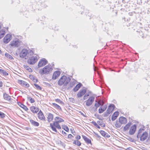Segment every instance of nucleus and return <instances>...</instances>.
Returning <instances> with one entry per match:
<instances>
[{
  "mask_svg": "<svg viewBox=\"0 0 150 150\" xmlns=\"http://www.w3.org/2000/svg\"><path fill=\"white\" fill-rule=\"evenodd\" d=\"M28 68H27V70H28L29 72H31L32 71V69L29 67H28Z\"/></svg>",
  "mask_w": 150,
  "mask_h": 150,
  "instance_id": "603ef678",
  "label": "nucleus"
},
{
  "mask_svg": "<svg viewBox=\"0 0 150 150\" xmlns=\"http://www.w3.org/2000/svg\"><path fill=\"white\" fill-rule=\"evenodd\" d=\"M62 128L67 132H68L69 131V129L67 126H65L64 127H62Z\"/></svg>",
  "mask_w": 150,
  "mask_h": 150,
  "instance_id": "79ce46f5",
  "label": "nucleus"
},
{
  "mask_svg": "<svg viewBox=\"0 0 150 150\" xmlns=\"http://www.w3.org/2000/svg\"><path fill=\"white\" fill-rule=\"evenodd\" d=\"M1 52V50H0V52Z\"/></svg>",
  "mask_w": 150,
  "mask_h": 150,
  "instance_id": "680f3d73",
  "label": "nucleus"
},
{
  "mask_svg": "<svg viewBox=\"0 0 150 150\" xmlns=\"http://www.w3.org/2000/svg\"><path fill=\"white\" fill-rule=\"evenodd\" d=\"M115 108V106L113 104H111L109 106L107 109L106 112L105 114L106 115L108 116L110 113L112 112L114 110Z\"/></svg>",
  "mask_w": 150,
  "mask_h": 150,
  "instance_id": "6e6552de",
  "label": "nucleus"
},
{
  "mask_svg": "<svg viewBox=\"0 0 150 150\" xmlns=\"http://www.w3.org/2000/svg\"><path fill=\"white\" fill-rule=\"evenodd\" d=\"M97 68H94V70L95 71H96V70L97 69Z\"/></svg>",
  "mask_w": 150,
  "mask_h": 150,
  "instance_id": "4d7b16f0",
  "label": "nucleus"
},
{
  "mask_svg": "<svg viewBox=\"0 0 150 150\" xmlns=\"http://www.w3.org/2000/svg\"><path fill=\"white\" fill-rule=\"evenodd\" d=\"M62 133L63 135H64V136H66L67 135V134L66 133L63 131H62Z\"/></svg>",
  "mask_w": 150,
  "mask_h": 150,
  "instance_id": "8fccbe9b",
  "label": "nucleus"
},
{
  "mask_svg": "<svg viewBox=\"0 0 150 150\" xmlns=\"http://www.w3.org/2000/svg\"><path fill=\"white\" fill-rule=\"evenodd\" d=\"M100 104L96 100L95 101V103L94 104V107H93L91 109V110L93 112H96L97 110V109L99 106H100Z\"/></svg>",
  "mask_w": 150,
  "mask_h": 150,
  "instance_id": "2eb2a0df",
  "label": "nucleus"
},
{
  "mask_svg": "<svg viewBox=\"0 0 150 150\" xmlns=\"http://www.w3.org/2000/svg\"><path fill=\"white\" fill-rule=\"evenodd\" d=\"M28 99L29 100L30 102L31 103H33L35 102L34 100L31 97H29Z\"/></svg>",
  "mask_w": 150,
  "mask_h": 150,
  "instance_id": "c03bdc74",
  "label": "nucleus"
},
{
  "mask_svg": "<svg viewBox=\"0 0 150 150\" xmlns=\"http://www.w3.org/2000/svg\"><path fill=\"white\" fill-rule=\"evenodd\" d=\"M31 111L33 113H37L39 110L38 108L34 106H32L30 108Z\"/></svg>",
  "mask_w": 150,
  "mask_h": 150,
  "instance_id": "412c9836",
  "label": "nucleus"
},
{
  "mask_svg": "<svg viewBox=\"0 0 150 150\" xmlns=\"http://www.w3.org/2000/svg\"><path fill=\"white\" fill-rule=\"evenodd\" d=\"M137 128V126L135 125H132L130 128L129 133L130 135H132L135 133Z\"/></svg>",
  "mask_w": 150,
  "mask_h": 150,
  "instance_id": "9b49d317",
  "label": "nucleus"
},
{
  "mask_svg": "<svg viewBox=\"0 0 150 150\" xmlns=\"http://www.w3.org/2000/svg\"><path fill=\"white\" fill-rule=\"evenodd\" d=\"M1 26L0 25V30H1Z\"/></svg>",
  "mask_w": 150,
  "mask_h": 150,
  "instance_id": "052dcab7",
  "label": "nucleus"
},
{
  "mask_svg": "<svg viewBox=\"0 0 150 150\" xmlns=\"http://www.w3.org/2000/svg\"><path fill=\"white\" fill-rule=\"evenodd\" d=\"M144 129L141 128L138 131L137 135V137L138 139H140V140L141 141H144L147 138L148 136V133L146 132H144Z\"/></svg>",
  "mask_w": 150,
  "mask_h": 150,
  "instance_id": "f03ea898",
  "label": "nucleus"
},
{
  "mask_svg": "<svg viewBox=\"0 0 150 150\" xmlns=\"http://www.w3.org/2000/svg\"><path fill=\"white\" fill-rule=\"evenodd\" d=\"M5 32L4 30L3 29L0 30V39L4 36Z\"/></svg>",
  "mask_w": 150,
  "mask_h": 150,
  "instance_id": "7c9ffc66",
  "label": "nucleus"
},
{
  "mask_svg": "<svg viewBox=\"0 0 150 150\" xmlns=\"http://www.w3.org/2000/svg\"><path fill=\"white\" fill-rule=\"evenodd\" d=\"M30 78L32 80L33 82L35 83H36L38 82V80L34 77L33 75L29 76Z\"/></svg>",
  "mask_w": 150,
  "mask_h": 150,
  "instance_id": "72a5a7b5",
  "label": "nucleus"
},
{
  "mask_svg": "<svg viewBox=\"0 0 150 150\" xmlns=\"http://www.w3.org/2000/svg\"><path fill=\"white\" fill-rule=\"evenodd\" d=\"M120 122L121 124H126L127 122V120L126 118L123 117H119L118 119Z\"/></svg>",
  "mask_w": 150,
  "mask_h": 150,
  "instance_id": "6ab92c4d",
  "label": "nucleus"
},
{
  "mask_svg": "<svg viewBox=\"0 0 150 150\" xmlns=\"http://www.w3.org/2000/svg\"><path fill=\"white\" fill-rule=\"evenodd\" d=\"M28 67H29L28 66H26V67H25V68H26V69H27V68H28Z\"/></svg>",
  "mask_w": 150,
  "mask_h": 150,
  "instance_id": "bf43d9fd",
  "label": "nucleus"
},
{
  "mask_svg": "<svg viewBox=\"0 0 150 150\" xmlns=\"http://www.w3.org/2000/svg\"><path fill=\"white\" fill-rule=\"evenodd\" d=\"M97 123L100 125H102V123H103L102 122L100 121H98L97 122Z\"/></svg>",
  "mask_w": 150,
  "mask_h": 150,
  "instance_id": "09e8293b",
  "label": "nucleus"
},
{
  "mask_svg": "<svg viewBox=\"0 0 150 150\" xmlns=\"http://www.w3.org/2000/svg\"><path fill=\"white\" fill-rule=\"evenodd\" d=\"M91 123L93 125L95 126H96V127H97V128L98 129H100V127L98 125V124L96 123L93 121H92L91 122Z\"/></svg>",
  "mask_w": 150,
  "mask_h": 150,
  "instance_id": "4c0bfd02",
  "label": "nucleus"
},
{
  "mask_svg": "<svg viewBox=\"0 0 150 150\" xmlns=\"http://www.w3.org/2000/svg\"><path fill=\"white\" fill-rule=\"evenodd\" d=\"M30 122L32 125L38 127L39 125V123L38 122L35 121L33 120H30Z\"/></svg>",
  "mask_w": 150,
  "mask_h": 150,
  "instance_id": "bb28decb",
  "label": "nucleus"
},
{
  "mask_svg": "<svg viewBox=\"0 0 150 150\" xmlns=\"http://www.w3.org/2000/svg\"><path fill=\"white\" fill-rule=\"evenodd\" d=\"M127 150H132V149L131 148L129 147L127 148Z\"/></svg>",
  "mask_w": 150,
  "mask_h": 150,
  "instance_id": "6e6d98bb",
  "label": "nucleus"
},
{
  "mask_svg": "<svg viewBox=\"0 0 150 150\" xmlns=\"http://www.w3.org/2000/svg\"><path fill=\"white\" fill-rule=\"evenodd\" d=\"M74 84V83L73 82H70V87H72Z\"/></svg>",
  "mask_w": 150,
  "mask_h": 150,
  "instance_id": "de8ad7c7",
  "label": "nucleus"
},
{
  "mask_svg": "<svg viewBox=\"0 0 150 150\" xmlns=\"http://www.w3.org/2000/svg\"><path fill=\"white\" fill-rule=\"evenodd\" d=\"M132 13H129V15H131Z\"/></svg>",
  "mask_w": 150,
  "mask_h": 150,
  "instance_id": "13d9d810",
  "label": "nucleus"
},
{
  "mask_svg": "<svg viewBox=\"0 0 150 150\" xmlns=\"http://www.w3.org/2000/svg\"><path fill=\"white\" fill-rule=\"evenodd\" d=\"M20 43L19 40L18 39L12 41L10 45H11V46L14 47H18L20 45Z\"/></svg>",
  "mask_w": 150,
  "mask_h": 150,
  "instance_id": "9d476101",
  "label": "nucleus"
},
{
  "mask_svg": "<svg viewBox=\"0 0 150 150\" xmlns=\"http://www.w3.org/2000/svg\"><path fill=\"white\" fill-rule=\"evenodd\" d=\"M132 125L131 122H129L124 127V130L125 131L128 130L130 126Z\"/></svg>",
  "mask_w": 150,
  "mask_h": 150,
  "instance_id": "b1692460",
  "label": "nucleus"
},
{
  "mask_svg": "<svg viewBox=\"0 0 150 150\" xmlns=\"http://www.w3.org/2000/svg\"><path fill=\"white\" fill-rule=\"evenodd\" d=\"M53 115L51 113H49L47 117L48 121L49 122L52 121L53 120Z\"/></svg>",
  "mask_w": 150,
  "mask_h": 150,
  "instance_id": "4be33fe9",
  "label": "nucleus"
},
{
  "mask_svg": "<svg viewBox=\"0 0 150 150\" xmlns=\"http://www.w3.org/2000/svg\"><path fill=\"white\" fill-rule=\"evenodd\" d=\"M119 115V112L118 111L115 112L112 115L111 119L112 121L115 120Z\"/></svg>",
  "mask_w": 150,
  "mask_h": 150,
  "instance_id": "aec40b11",
  "label": "nucleus"
},
{
  "mask_svg": "<svg viewBox=\"0 0 150 150\" xmlns=\"http://www.w3.org/2000/svg\"><path fill=\"white\" fill-rule=\"evenodd\" d=\"M11 39V35L10 34H7L3 39V42L5 44H7L9 42Z\"/></svg>",
  "mask_w": 150,
  "mask_h": 150,
  "instance_id": "1a4fd4ad",
  "label": "nucleus"
},
{
  "mask_svg": "<svg viewBox=\"0 0 150 150\" xmlns=\"http://www.w3.org/2000/svg\"><path fill=\"white\" fill-rule=\"evenodd\" d=\"M122 124L119 120H117L115 124V126L117 128H119L121 127Z\"/></svg>",
  "mask_w": 150,
  "mask_h": 150,
  "instance_id": "2f4dec72",
  "label": "nucleus"
},
{
  "mask_svg": "<svg viewBox=\"0 0 150 150\" xmlns=\"http://www.w3.org/2000/svg\"><path fill=\"white\" fill-rule=\"evenodd\" d=\"M38 117L39 119L42 120H45V117L42 111L40 110L39 113L38 114Z\"/></svg>",
  "mask_w": 150,
  "mask_h": 150,
  "instance_id": "a211bd4d",
  "label": "nucleus"
},
{
  "mask_svg": "<svg viewBox=\"0 0 150 150\" xmlns=\"http://www.w3.org/2000/svg\"><path fill=\"white\" fill-rule=\"evenodd\" d=\"M100 133L104 137L108 138L110 137V135L108 133L103 131L101 130L100 131Z\"/></svg>",
  "mask_w": 150,
  "mask_h": 150,
  "instance_id": "5701e85b",
  "label": "nucleus"
},
{
  "mask_svg": "<svg viewBox=\"0 0 150 150\" xmlns=\"http://www.w3.org/2000/svg\"><path fill=\"white\" fill-rule=\"evenodd\" d=\"M18 82L21 85L25 88H28L29 86V84L27 82L23 81L18 80Z\"/></svg>",
  "mask_w": 150,
  "mask_h": 150,
  "instance_id": "ddd939ff",
  "label": "nucleus"
},
{
  "mask_svg": "<svg viewBox=\"0 0 150 150\" xmlns=\"http://www.w3.org/2000/svg\"><path fill=\"white\" fill-rule=\"evenodd\" d=\"M55 100L56 102L59 103L60 104H63V102L59 99H55Z\"/></svg>",
  "mask_w": 150,
  "mask_h": 150,
  "instance_id": "a19ab883",
  "label": "nucleus"
},
{
  "mask_svg": "<svg viewBox=\"0 0 150 150\" xmlns=\"http://www.w3.org/2000/svg\"><path fill=\"white\" fill-rule=\"evenodd\" d=\"M33 54L34 52L32 50L23 49L21 51L19 56L21 58L27 59L29 57L33 55Z\"/></svg>",
  "mask_w": 150,
  "mask_h": 150,
  "instance_id": "f257e3e1",
  "label": "nucleus"
},
{
  "mask_svg": "<svg viewBox=\"0 0 150 150\" xmlns=\"http://www.w3.org/2000/svg\"><path fill=\"white\" fill-rule=\"evenodd\" d=\"M5 116V115L3 112H0V117L2 118H4Z\"/></svg>",
  "mask_w": 150,
  "mask_h": 150,
  "instance_id": "37998d69",
  "label": "nucleus"
},
{
  "mask_svg": "<svg viewBox=\"0 0 150 150\" xmlns=\"http://www.w3.org/2000/svg\"><path fill=\"white\" fill-rule=\"evenodd\" d=\"M3 83L1 81H0V87H1L2 86Z\"/></svg>",
  "mask_w": 150,
  "mask_h": 150,
  "instance_id": "5fc2aeb1",
  "label": "nucleus"
},
{
  "mask_svg": "<svg viewBox=\"0 0 150 150\" xmlns=\"http://www.w3.org/2000/svg\"><path fill=\"white\" fill-rule=\"evenodd\" d=\"M5 56L7 58L10 59H13V58L12 56H11L8 53H6L5 54Z\"/></svg>",
  "mask_w": 150,
  "mask_h": 150,
  "instance_id": "e433bc0d",
  "label": "nucleus"
},
{
  "mask_svg": "<svg viewBox=\"0 0 150 150\" xmlns=\"http://www.w3.org/2000/svg\"><path fill=\"white\" fill-rule=\"evenodd\" d=\"M95 100V98L91 96L89 98L85 101L86 105L87 106H89L91 105Z\"/></svg>",
  "mask_w": 150,
  "mask_h": 150,
  "instance_id": "0eeeda50",
  "label": "nucleus"
},
{
  "mask_svg": "<svg viewBox=\"0 0 150 150\" xmlns=\"http://www.w3.org/2000/svg\"><path fill=\"white\" fill-rule=\"evenodd\" d=\"M59 124V123L54 121L53 122V123H51L50 124V126L52 130L56 133L57 132L56 128L59 129H61V127Z\"/></svg>",
  "mask_w": 150,
  "mask_h": 150,
  "instance_id": "39448f33",
  "label": "nucleus"
},
{
  "mask_svg": "<svg viewBox=\"0 0 150 150\" xmlns=\"http://www.w3.org/2000/svg\"><path fill=\"white\" fill-rule=\"evenodd\" d=\"M70 79L65 76H63L59 79L58 81V84L59 86L63 85L66 86L70 81Z\"/></svg>",
  "mask_w": 150,
  "mask_h": 150,
  "instance_id": "7ed1b4c3",
  "label": "nucleus"
},
{
  "mask_svg": "<svg viewBox=\"0 0 150 150\" xmlns=\"http://www.w3.org/2000/svg\"><path fill=\"white\" fill-rule=\"evenodd\" d=\"M107 106L106 105H105L103 106H100L98 109V112L100 113H101L104 112L106 109Z\"/></svg>",
  "mask_w": 150,
  "mask_h": 150,
  "instance_id": "f3484780",
  "label": "nucleus"
},
{
  "mask_svg": "<svg viewBox=\"0 0 150 150\" xmlns=\"http://www.w3.org/2000/svg\"><path fill=\"white\" fill-rule=\"evenodd\" d=\"M0 73L2 75L5 76H7L8 75V72L5 71L1 69H0Z\"/></svg>",
  "mask_w": 150,
  "mask_h": 150,
  "instance_id": "c756f323",
  "label": "nucleus"
},
{
  "mask_svg": "<svg viewBox=\"0 0 150 150\" xmlns=\"http://www.w3.org/2000/svg\"><path fill=\"white\" fill-rule=\"evenodd\" d=\"M73 143L75 144L78 146H80L81 145V143L79 141L76 140H75L73 142Z\"/></svg>",
  "mask_w": 150,
  "mask_h": 150,
  "instance_id": "c9c22d12",
  "label": "nucleus"
},
{
  "mask_svg": "<svg viewBox=\"0 0 150 150\" xmlns=\"http://www.w3.org/2000/svg\"><path fill=\"white\" fill-rule=\"evenodd\" d=\"M98 102L99 103V104H100V106L104 105V102L103 100H100L98 101Z\"/></svg>",
  "mask_w": 150,
  "mask_h": 150,
  "instance_id": "58836bf2",
  "label": "nucleus"
},
{
  "mask_svg": "<svg viewBox=\"0 0 150 150\" xmlns=\"http://www.w3.org/2000/svg\"><path fill=\"white\" fill-rule=\"evenodd\" d=\"M76 138L77 139H80L81 138V137L79 135H77L76 137Z\"/></svg>",
  "mask_w": 150,
  "mask_h": 150,
  "instance_id": "3c124183",
  "label": "nucleus"
},
{
  "mask_svg": "<svg viewBox=\"0 0 150 150\" xmlns=\"http://www.w3.org/2000/svg\"><path fill=\"white\" fill-rule=\"evenodd\" d=\"M55 121L59 123L62 122H64V120L61 118L59 117H56L54 118Z\"/></svg>",
  "mask_w": 150,
  "mask_h": 150,
  "instance_id": "a878e982",
  "label": "nucleus"
},
{
  "mask_svg": "<svg viewBox=\"0 0 150 150\" xmlns=\"http://www.w3.org/2000/svg\"><path fill=\"white\" fill-rule=\"evenodd\" d=\"M47 61L45 59H43L39 61L38 64V68L41 67L46 65Z\"/></svg>",
  "mask_w": 150,
  "mask_h": 150,
  "instance_id": "f8f14e48",
  "label": "nucleus"
},
{
  "mask_svg": "<svg viewBox=\"0 0 150 150\" xmlns=\"http://www.w3.org/2000/svg\"><path fill=\"white\" fill-rule=\"evenodd\" d=\"M88 96H89L88 94H85L83 97V100H85L87 99L88 98Z\"/></svg>",
  "mask_w": 150,
  "mask_h": 150,
  "instance_id": "a18cd8bd",
  "label": "nucleus"
},
{
  "mask_svg": "<svg viewBox=\"0 0 150 150\" xmlns=\"http://www.w3.org/2000/svg\"><path fill=\"white\" fill-rule=\"evenodd\" d=\"M94 133L95 134V135L98 138L100 137L99 136V135L98 134L95 132H94Z\"/></svg>",
  "mask_w": 150,
  "mask_h": 150,
  "instance_id": "864d4df0",
  "label": "nucleus"
},
{
  "mask_svg": "<svg viewBox=\"0 0 150 150\" xmlns=\"http://www.w3.org/2000/svg\"><path fill=\"white\" fill-rule=\"evenodd\" d=\"M52 105L55 108H56V109L59 110H61V108L57 104L55 103H52Z\"/></svg>",
  "mask_w": 150,
  "mask_h": 150,
  "instance_id": "f704fd0d",
  "label": "nucleus"
},
{
  "mask_svg": "<svg viewBox=\"0 0 150 150\" xmlns=\"http://www.w3.org/2000/svg\"><path fill=\"white\" fill-rule=\"evenodd\" d=\"M73 137H74L71 134H69L68 136V138L70 139H72Z\"/></svg>",
  "mask_w": 150,
  "mask_h": 150,
  "instance_id": "49530a36",
  "label": "nucleus"
},
{
  "mask_svg": "<svg viewBox=\"0 0 150 150\" xmlns=\"http://www.w3.org/2000/svg\"><path fill=\"white\" fill-rule=\"evenodd\" d=\"M86 92V90L85 89L81 90L78 92L77 96L78 98L81 97L84 95Z\"/></svg>",
  "mask_w": 150,
  "mask_h": 150,
  "instance_id": "4468645a",
  "label": "nucleus"
},
{
  "mask_svg": "<svg viewBox=\"0 0 150 150\" xmlns=\"http://www.w3.org/2000/svg\"><path fill=\"white\" fill-rule=\"evenodd\" d=\"M4 99L6 100H11V96H10L8 94H6V93H4Z\"/></svg>",
  "mask_w": 150,
  "mask_h": 150,
  "instance_id": "c85d7f7f",
  "label": "nucleus"
},
{
  "mask_svg": "<svg viewBox=\"0 0 150 150\" xmlns=\"http://www.w3.org/2000/svg\"><path fill=\"white\" fill-rule=\"evenodd\" d=\"M82 85L81 83H79L77 84L76 86L74 88L73 90L74 92H76L78 91L79 89L82 86Z\"/></svg>",
  "mask_w": 150,
  "mask_h": 150,
  "instance_id": "393cba45",
  "label": "nucleus"
},
{
  "mask_svg": "<svg viewBox=\"0 0 150 150\" xmlns=\"http://www.w3.org/2000/svg\"><path fill=\"white\" fill-rule=\"evenodd\" d=\"M53 70L51 65H48L44 67L42 70L40 71L41 74H48L51 73Z\"/></svg>",
  "mask_w": 150,
  "mask_h": 150,
  "instance_id": "20e7f679",
  "label": "nucleus"
},
{
  "mask_svg": "<svg viewBox=\"0 0 150 150\" xmlns=\"http://www.w3.org/2000/svg\"><path fill=\"white\" fill-rule=\"evenodd\" d=\"M61 73L59 71H57L54 72L52 76V79L53 80H55L60 75Z\"/></svg>",
  "mask_w": 150,
  "mask_h": 150,
  "instance_id": "dca6fc26",
  "label": "nucleus"
},
{
  "mask_svg": "<svg viewBox=\"0 0 150 150\" xmlns=\"http://www.w3.org/2000/svg\"><path fill=\"white\" fill-rule=\"evenodd\" d=\"M20 104H19L20 106L22 108H23L25 110L27 111L28 110V108L26 107V106H25L23 104L21 103H20Z\"/></svg>",
  "mask_w": 150,
  "mask_h": 150,
  "instance_id": "473e14b6",
  "label": "nucleus"
},
{
  "mask_svg": "<svg viewBox=\"0 0 150 150\" xmlns=\"http://www.w3.org/2000/svg\"><path fill=\"white\" fill-rule=\"evenodd\" d=\"M34 85L35 87L38 90H41L42 89L41 87H40L38 85L34 84Z\"/></svg>",
  "mask_w": 150,
  "mask_h": 150,
  "instance_id": "ea45409f",
  "label": "nucleus"
},
{
  "mask_svg": "<svg viewBox=\"0 0 150 150\" xmlns=\"http://www.w3.org/2000/svg\"><path fill=\"white\" fill-rule=\"evenodd\" d=\"M28 58L29 59L28 60L27 62L28 64L32 65L37 62L38 57L36 55H34L32 56H30Z\"/></svg>",
  "mask_w": 150,
  "mask_h": 150,
  "instance_id": "423d86ee",
  "label": "nucleus"
},
{
  "mask_svg": "<svg viewBox=\"0 0 150 150\" xmlns=\"http://www.w3.org/2000/svg\"><path fill=\"white\" fill-rule=\"evenodd\" d=\"M82 137L86 142L87 144H90L91 143V141L87 137L85 136H82Z\"/></svg>",
  "mask_w": 150,
  "mask_h": 150,
  "instance_id": "cd10ccee",
  "label": "nucleus"
}]
</instances>
